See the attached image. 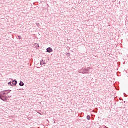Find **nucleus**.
Returning a JSON list of instances; mask_svg holds the SVG:
<instances>
[{
    "label": "nucleus",
    "instance_id": "obj_1",
    "mask_svg": "<svg viewBox=\"0 0 128 128\" xmlns=\"http://www.w3.org/2000/svg\"><path fill=\"white\" fill-rule=\"evenodd\" d=\"M8 96L6 94V92L2 91L0 93V100H3V102H6V100H8Z\"/></svg>",
    "mask_w": 128,
    "mask_h": 128
},
{
    "label": "nucleus",
    "instance_id": "obj_2",
    "mask_svg": "<svg viewBox=\"0 0 128 128\" xmlns=\"http://www.w3.org/2000/svg\"><path fill=\"white\" fill-rule=\"evenodd\" d=\"M90 68H88L86 69L84 68L83 70H80V74H88V72H90Z\"/></svg>",
    "mask_w": 128,
    "mask_h": 128
},
{
    "label": "nucleus",
    "instance_id": "obj_3",
    "mask_svg": "<svg viewBox=\"0 0 128 128\" xmlns=\"http://www.w3.org/2000/svg\"><path fill=\"white\" fill-rule=\"evenodd\" d=\"M46 52H47L50 54V52H54V50H52V48H48L46 49Z\"/></svg>",
    "mask_w": 128,
    "mask_h": 128
},
{
    "label": "nucleus",
    "instance_id": "obj_4",
    "mask_svg": "<svg viewBox=\"0 0 128 128\" xmlns=\"http://www.w3.org/2000/svg\"><path fill=\"white\" fill-rule=\"evenodd\" d=\"M4 92H6V95L8 96V94L10 93V92H12V90H4L3 91Z\"/></svg>",
    "mask_w": 128,
    "mask_h": 128
},
{
    "label": "nucleus",
    "instance_id": "obj_5",
    "mask_svg": "<svg viewBox=\"0 0 128 128\" xmlns=\"http://www.w3.org/2000/svg\"><path fill=\"white\" fill-rule=\"evenodd\" d=\"M13 86H16L18 84V81L14 80L12 82Z\"/></svg>",
    "mask_w": 128,
    "mask_h": 128
},
{
    "label": "nucleus",
    "instance_id": "obj_6",
    "mask_svg": "<svg viewBox=\"0 0 128 128\" xmlns=\"http://www.w3.org/2000/svg\"><path fill=\"white\" fill-rule=\"evenodd\" d=\"M19 84L20 86H24V82L21 81Z\"/></svg>",
    "mask_w": 128,
    "mask_h": 128
},
{
    "label": "nucleus",
    "instance_id": "obj_7",
    "mask_svg": "<svg viewBox=\"0 0 128 128\" xmlns=\"http://www.w3.org/2000/svg\"><path fill=\"white\" fill-rule=\"evenodd\" d=\"M34 46H35L36 48V49H38L40 48V45L38 44H34Z\"/></svg>",
    "mask_w": 128,
    "mask_h": 128
},
{
    "label": "nucleus",
    "instance_id": "obj_8",
    "mask_svg": "<svg viewBox=\"0 0 128 128\" xmlns=\"http://www.w3.org/2000/svg\"><path fill=\"white\" fill-rule=\"evenodd\" d=\"M8 86H14V85H12V82H10L8 83Z\"/></svg>",
    "mask_w": 128,
    "mask_h": 128
},
{
    "label": "nucleus",
    "instance_id": "obj_9",
    "mask_svg": "<svg viewBox=\"0 0 128 128\" xmlns=\"http://www.w3.org/2000/svg\"><path fill=\"white\" fill-rule=\"evenodd\" d=\"M86 118L88 120H90V116L88 115L86 117Z\"/></svg>",
    "mask_w": 128,
    "mask_h": 128
},
{
    "label": "nucleus",
    "instance_id": "obj_10",
    "mask_svg": "<svg viewBox=\"0 0 128 128\" xmlns=\"http://www.w3.org/2000/svg\"><path fill=\"white\" fill-rule=\"evenodd\" d=\"M42 62H44V60H41L40 62V66H42Z\"/></svg>",
    "mask_w": 128,
    "mask_h": 128
},
{
    "label": "nucleus",
    "instance_id": "obj_11",
    "mask_svg": "<svg viewBox=\"0 0 128 128\" xmlns=\"http://www.w3.org/2000/svg\"><path fill=\"white\" fill-rule=\"evenodd\" d=\"M66 56H68V58H70V53L67 54Z\"/></svg>",
    "mask_w": 128,
    "mask_h": 128
},
{
    "label": "nucleus",
    "instance_id": "obj_12",
    "mask_svg": "<svg viewBox=\"0 0 128 128\" xmlns=\"http://www.w3.org/2000/svg\"><path fill=\"white\" fill-rule=\"evenodd\" d=\"M36 26H38V28H39V26H40V23H36Z\"/></svg>",
    "mask_w": 128,
    "mask_h": 128
},
{
    "label": "nucleus",
    "instance_id": "obj_13",
    "mask_svg": "<svg viewBox=\"0 0 128 128\" xmlns=\"http://www.w3.org/2000/svg\"><path fill=\"white\" fill-rule=\"evenodd\" d=\"M18 38L19 40H22V36H18Z\"/></svg>",
    "mask_w": 128,
    "mask_h": 128
},
{
    "label": "nucleus",
    "instance_id": "obj_14",
    "mask_svg": "<svg viewBox=\"0 0 128 128\" xmlns=\"http://www.w3.org/2000/svg\"><path fill=\"white\" fill-rule=\"evenodd\" d=\"M42 64H46V62H44V60H43V62H42Z\"/></svg>",
    "mask_w": 128,
    "mask_h": 128
},
{
    "label": "nucleus",
    "instance_id": "obj_15",
    "mask_svg": "<svg viewBox=\"0 0 128 128\" xmlns=\"http://www.w3.org/2000/svg\"><path fill=\"white\" fill-rule=\"evenodd\" d=\"M54 124H56V121H54Z\"/></svg>",
    "mask_w": 128,
    "mask_h": 128
}]
</instances>
